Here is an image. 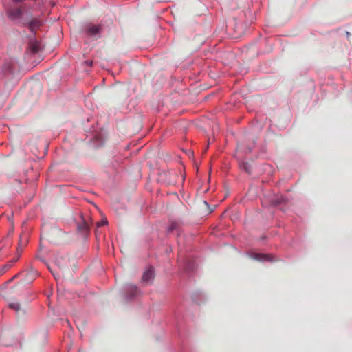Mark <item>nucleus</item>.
<instances>
[{
	"mask_svg": "<svg viewBox=\"0 0 352 352\" xmlns=\"http://www.w3.org/2000/svg\"><path fill=\"white\" fill-rule=\"evenodd\" d=\"M155 277L154 269L153 267H149L143 274L142 280L144 283L152 281Z\"/></svg>",
	"mask_w": 352,
	"mask_h": 352,
	"instance_id": "nucleus-4",
	"label": "nucleus"
},
{
	"mask_svg": "<svg viewBox=\"0 0 352 352\" xmlns=\"http://www.w3.org/2000/svg\"><path fill=\"white\" fill-rule=\"evenodd\" d=\"M11 265H6L3 267V271L6 272L8 269L10 267Z\"/></svg>",
	"mask_w": 352,
	"mask_h": 352,
	"instance_id": "nucleus-14",
	"label": "nucleus"
},
{
	"mask_svg": "<svg viewBox=\"0 0 352 352\" xmlns=\"http://www.w3.org/2000/svg\"><path fill=\"white\" fill-rule=\"evenodd\" d=\"M241 167L248 173L251 172L250 166L248 163H243V164L241 165Z\"/></svg>",
	"mask_w": 352,
	"mask_h": 352,
	"instance_id": "nucleus-11",
	"label": "nucleus"
},
{
	"mask_svg": "<svg viewBox=\"0 0 352 352\" xmlns=\"http://www.w3.org/2000/svg\"><path fill=\"white\" fill-rule=\"evenodd\" d=\"M42 25V21L38 19L32 20L28 23V28L32 32H35Z\"/></svg>",
	"mask_w": 352,
	"mask_h": 352,
	"instance_id": "nucleus-8",
	"label": "nucleus"
},
{
	"mask_svg": "<svg viewBox=\"0 0 352 352\" xmlns=\"http://www.w3.org/2000/svg\"><path fill=\"white\" fill-rule=\"evenodd\" d=\"M125 292V300L130 301L135 298L140 293V290L136 285L133 284H126L124 287Z\"/></svg>",
	"mask_w": 352,
	"mask_h": 352,
	"instance_id": "nucleus-1",
	"label": "nucleus"
},
{
	"mask_svg": "<svg viewBox=\"0 0 352 352\" xmlns=\"http://www.w3.org/2000/svg\"><path fill=\"white\" fill-rule=\"evenodd\" d=\"M108 223L107 220L106 219H102L101 221L97 223V226L100 227L104 225H107Z\"/></svg>",
	"mask_w": 352,
	"mask_h": 352,
	"instance_id": "nucleus-12",
	"label": "nucleus"
},
{
	"mask_svg": "<svg viewBox=\"0 0 352 352\" xmlns=\"http://www.w3.org/2000/svg\"><path fill=\"white\" fill-rule=\"evenodd\" d=\"M85 64L88 66H91L92 65V61L91 60H86L85 61Z\"/></svg>",
	"mask_w": 352,
	"mask_h": 352,
	"instance_id": "nucleus-16",
	"label": "nucleus"
},
{
	"mask_svg": "<svg viewBox=\"0 0 352 352\" xmlns=\"http://www.w3.org/2000/svg\"><path fill=\"white\" fill-rule=\"evenodd\" d=\"M28 47L32 54L38 53L42 49L41 43L36 39L31 40L28 44Z\"/></svg>",
	"mask_w": 352,
	"mask_h": 352,
	"instance_id": "nucleus-6",
	"label": "nucleus"
},
{
	"mask_svg": "<svg viewBox=\"0 0 352 352\" xmlns=\"http://www.w3.org/2000/svg\"><path fill=\"white\" fill-rule=\"evenodd\" d=\"M80 217L82 223L78 224V230L83 234H87L89 232V225L82 214H80Z\"/></svg>",
	"mask_w": 352,
	"mask_h": 352,
	"instance_id": "nucleus-9",
	"label": "nucleus"
},
{
	"mask_svg": "<svg viewBox=\"0 0 352 352\" xmlns=\"http://www.w3.org/2000/svg\"><path fill=\"white\" fill-rule=\"evenodd\" d=\"M250 256L256 261H274V256L270 254H263V253H252Z\"/></svg>",
	"mask_w": 352,
	"mask_h": 352,
	"instance_id": "nucleus-3",
	"label": "nucleus"
},
{
	"mask_svg": "<svg viewBox=\"0 0 352 352\" xmlns=\"http://www.w3.org/2000/svg\"><path fill=\"white\" fill-rule=\"evenodd\" d=\"M102 30V26L100 25H95L89 23L85 26V33L89 36H94L99 34Z\"/></svg>",
	"mask_w": 352,
	"mask_h": 352,
	"instance_id": "nucleus-2",
	"label": "nucleus"
},
{
	"mask_svg": "<svg viewBox=\"0 0 352 352\" xmlns=\"http://www.w3.org/2000/svg\"><path fill=\"white\" fill-rule=\"evenodd\" d=\"M50 270L51 271V272L54 275V277L56 279L57 278V276L53 272V271L49 267Z\"/></svg>",
	"mask_w": 352,
	"mask_h": 352,
	"instance_id": "nucleus-17",
	"label": "nucleus"
},
{
	"mask_svg": "<svg viewBox=\"0 0 352 352\" xmlns=\"http://www.w3.org/2000/svg\"><path fill=\"white\" fill-rule=\"evenodd\" d=\"M19 257L16 258H14L13 261H12V263H14V262H16L17 260H18Z\"/></svg>",
	"mask_w": 352,
	"mask_h": 352,
	"instance_id": "nucleus-18",
	"label": "nucleus"
},
{
	"mask_svg": "<svg viewBox=\"0 0 352 352\" xmlns=\"http://www.w3.org/2000/svg\"><path fill=\"white\" fill-rule=\"evenodd\" d=\"M181 227V223L176 220H170L168 226L167 231L168 233L173 231H179Z\"/></svg>",
	"mask_w": 352,
	"mask_h": 352,
	"instance_id": "nucleus-7",
	"label": "nucleus"
},
{
	"mask_svg": "<svg viewBox=\"0 0 352 352\" xmlns=\"http://www.w3.org/2000/svg\"><path fill=\"white\" fill-rule=\"evenodd\" d=\"M346 36L349 37L350 36V33L349 32H346Z\"/></svg>",
	"mask_w": 352,
	"mask_h": 352,
	"instance_id": "nucleus-19",
	"label": "nucleus"
},
{
	"mask_svg": "<svg viewBox=\"0 0 352 352\" xmlns=\"http://www.w3.org/2000/svg\"><path fill=\"white\" fill-rule=\"evenodd\" d=\"M9 307L18 311L20 309V305L17 302H14L9 304Z\"/></svg>",
	"mask_w": 352,
	"mask_h": 352,
	"instance_id": "nucleus-10",
	"label": "nucleus"
},
{
	"mask_svg": "<svg viewBox=\"0 0 352 352\" xmlns=\"http://www.w3.org/2000/svg\"><path fill=\"white\" fill-rule=\"evenodd\" d=\"M7 15L11 20H16L21 17L22 10L20 8H12L8 10Z\"/></svg>",
	"mask_w": 352,
	"mask_h": 352,
	"instance_id": "nucleus-5",
	"label": "nucleus"
},
{
	"mask_svg": "<svg viewBox=\"0 0 352 352\" xmlns=\"http://www.w3.org/2000/svg\"><path fill=\"white\" fill-rule=\"evenodd\" d=\"M283 201V198L282 197L281 199H274L272 201V203L274 205H278L280 204L282 201Z\"/></svg>",
	"mask_w": 352,
	"mask_h": 352,
	"instance_id": "nucleus-13",
	"label": "nucleus"
},
{
	"mask_svg": "<svg viewBox=\"0 0 352 352\" xmlns=\"http://www.w3.org/2000/svg\"><path fill=\"white\" fill-rule=\"evenodd\" d=\"M190 265H188V266H186V270H188V269H190Z\"/></svg>",
	"mask_w": 352,
	"mask_h": 352,
	"instance_id": "nucleus-20",
	"label": "nucleus"
},
{
	"mask_svg": "<svg viewBox=\"0 0 352 352\" xmlns=\"http://www.w3.org/2000/svg\"><path fill=\"white\" fill-rule=\"evenodd\" d=\"M103 139L102 138H99V142L98 143V145H102L103 144Z\"/></svg>",
	"mask_w": 352,
	"mask_h": 352,
	"instance_id": "nucleus-15",
	"label": "nucleus"
}]
</instances>
